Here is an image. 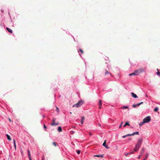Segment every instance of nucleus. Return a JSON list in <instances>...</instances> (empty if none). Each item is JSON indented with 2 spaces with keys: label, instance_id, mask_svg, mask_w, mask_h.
I'll use <instances>...</instances> for the list:
<instances>
[{
  "label": "nucleus",
  "instance_id": "19",
  "mask_svg": "<svg viewBox=\"0 0 160 160\" xmlns=\"http://www.w3.org/2000/svg\"><path fill=\"white\" fill-rule=\"evenodd\" d=\"M145 122H144V121L143 120V122H141L139 123V125L140 126H142L144 123H145Z\"/></svg>",
  "mask_w": 160,
  "mask_h": 160
},
{
  "label": "nucleus",
  "instance_id": "6",
  "mask_svg": "<svg viewBox=\"0 0 160 160\" xmlns=\"http://www.w3.org/2000/svg\"><path fill=\"white\" fill-rule=\"evenodd\" d=\"M143 103V102H141L140 103H138L136 104H133V105H132V107L134 108H136V107H138L141 104H142Z\"/></svg>",
  "mask_w": 160,
  "mask_h": 160
},
{
  "label": "nucleus",
  "instance_id": "46",
  "mask_svg": "<svg viewBox=\"0 0 160 160\" xmlns=\"http://www.w3.org/2000/svg\"><path fill=\"white\" fill-rule=\"evenodd\" d=\"M29 160H32L31 158H29Z\"/></svg>",
  "mask_w": 160,
  "mask_h": 160
},
{
  "label": "nucleus",
  "instance_id": "29",
  "mask_svg": "<svg viewBox=\"0 0 160 160\" xmlns=\"http://www.w3.org/2000/svg\"><path fill=\"white\" fill-rule=\"evenodd\" d=\"M122 124H123V122H121V124L120 125V126H119V128H120L122 127Z\"/></svg>",
  "mask_w": 160,
  "mask_h": 160
},
{
  "label": "nucleus",
  "instance_id": "22",
  "mask_svg": "<svg viewBox=\"0 0 160 160\" xmlns=\"http://www.w3.org/2000/svg\"><path fill=\"white\" fill-rule=\"evenodd\" d=\"M127 135V137H128V136H132V135H134V134H128L127 135Z\"/></svg>",
  "mask_w": 160,
  "mask_h": 160
},
{
  "label": "nucleus",
  "instance_id": "7",
  "mask_svg": "<svg viewBox=\"0 0 160 160\" xmlns=\"http://www.w3.org/2000/svg\"><path fill=\"white\" fill-rule=\"evenodd\" d=\"M106 140H105L104 141L103 143V146L104 147H105L106 148L108 149L109 148V147H108L107 145H106Z\"/></svg>",
  "mask_w": 160,
  "mask_h": 160
},
{
  "label": "nucleus",
  "instance_id": "43",
  "mask_svg": "<svg viewBox=\"0 0 160 160\" xmlns=\"http://www.w3.org/2000/svg\"><path fill=\"white\" fill-rule=\"evenodd\" d=\"M98 126H101V124H100V123H99V124H98Z\"/></svg>",
  "mask_w": 160,
  "mask_h": 160
},
{
  "label": "nucleus",
  "instance_id": "8",
  "mask_svg": "<svg viewBox=\"0 0 160 160\" xmlns=\"http://www.w3.org/2000/svg\"><path fill=\"white\" fill-rule=\"evenodd\" d=\"M102 105V102L101 100H99L98 102V105L99 106V108H101V106Z\"/></svg>",
  "mask_w": 160,
  "mask_h": 160
},
{
  "label": "nucleus",
  "instance_id": "13",
  "mask_svg": "<svg viewBox=\"0 0 160 160\" xmlns=\"http://www.w3.org/2000/svg\"><path fill=\"white\" fill-rule=\"evenodd\" d=\"M6 29L10 33H12V30L9 28H7Z\"/></svg>",
  "mask_w": 160,
  "mask_h": 160
},
{
  "label": "nucleus",
  "instance_id": "27",
  "mask_svg": "<svg viewBox=\"0 0 160 160\" xmlns=\"http://www.w3.org/2000/svg\"><path fill=\"white\" fill-rule=\"evenodd\" d=\"M56 107V111H57L58 112H59V108H58L57 107Z\"/></svg>",
  "mask_w": 160,
  "mask_h": 160
},
{
  "label": "nucleus",
  "instance_id": "24",
  "mask_svg": "<svg viewBox=\"0 0 160 160\" xmlns=\"http://www.w3.org/2000/svg\"><path fill=\"white\" fill-rule=\"evenodd\" d=\"M132 134H134V135L135 134L138 135L139 132H133Z\"/></svg>",
  "mask_w": 160,
  "mask_h": 160
},
{
  "label": "nucleus",
  "instance_id": "25",
  "mask_svg": "<svg viewBox=\"0 0 160 160\" xmlns=\"http://www.w3.org/2000/svg\"><path fill=\"white\" fill-rule=\"evenodd\" d=\"M78 154H79L80 153L81 151L80 150H76Z\"/></svg>",
  "mask_w": 160,
  "mask_h": 160
},
{
  "label": "nucleus",
  "instance_id": "32",
  "mask_svg": "<svg viewBox=\"0 0 160 160\" xmlns=\"http://www.w3.org/2000/svg\"><path fill=\"white\" fill-rule=\"evenodd\" d=\"M141 157V155H140L138 157V159H140Z\"/></svg>",
  "mask_w": 160,
  "mask_h": 160
},
{
  "label": "nucleus",
  "instance_id": "20",
  "mask_svg": "<svg viewBox=\"0 0 160 160\" xmlns=\"http://www.w3.org/2000/svg\"><path fill=\"white\" fill-rule=\"evenodd\" d=\"M158 107H156V108L154 109V111L155 112H157V111H158Z\"/></svg>",
  "mask_w": 160,
  "mask_h": 160
},
{
  "label": "nucleus",
  "instance_id": "33",
  "mask_svg": "<svg viewBox=\"0 0 160 160\" xmlns=\"http://www.w3.org/2000/svg\"><path fill=\"white\" fill-rule=\"evenodd\" d=\"M133 152H134V151H132V152H129V154H132L133 153Z\"/></svg>",
  "mask_w": 160,
  "mask_h": 160
},
{
  "label": "nucleus",
  "instance_id": "23",
  "mask_svg": "<svg viewBox=\"0 0 160 160\" xmlns=\"http://www.w3.org/2000/svg\"><path fill=\"white\" fill-rule=\"evenodd\" d=\"M79 51L82 54H83V53H84L83 51V50L82 49H79Z\"/></svg>",
  "mask_w": 160,
  "mask_h": 160
},
{
  "label": "nucleus",
  "instance_id": "12",
  "mask_svg": "<svg viewBox=\"0 0 160 160\" xmlns=\"http://www.w3.org/2000/svg\"><path fill=\"white\" fill-rule=\"evenodd\" d=\"M58 131L59 132H62V130L61 127L60 126L58 128Z\"/></svg>",
  "mask_w": 160,
  "mask_h": 160
},
{
  "label": "nucleus",
  "instance_id": "39",
  "mask_svg": "<svg viewBox=\"0 0 160 160\" xmlns=\"http://www.w3.org/2000/svg\"><path fill=\"white\" fill-rule=\"evenodd\" d=\"M14 146L15 148L16 149V143H15V144H14Z\"/></svg>",
  "mask_w": 160,
  "mask_h": 160
},
{
  "label": "nucleus",
  "instance_id": "2",
  "mask_svg": "<svg viewBox=\"0 0 160 160\" xmlns=\"http://www.w3.org/2000/svg\"><path fill=\"white\" fill-rule=\"evenodd\" d=\"M83 103V102L82 101H80L77 103L75 104L73 106V107H75L76 108H78L81 106Z\"/></svg>",
  "mask_w": 160,
  "mask_h": 160
},
{
  "label": "nucleus",
  "instance_id": "26",
  "mask_svg": "<svg viewBox=\"0 0 160 160\" xmlns=\"http://www.w3.org/2000/svg\"><path fill=\"white\" fill-rule=\"evenodd\" d=\"M52 144L55 146V147L57 146V143L56 142H53L52 143Z\"/></svg>",
  "mask_w": 160,
  "mask_h": 160
},
{
  "label": "nucleus",
  "instance_id": "1",
  "mask_svg": "<svg viewBox=\"0 0 160 160\" xmlns=\"http://www.w3.org/2000/svg\"><path fill=\"white\" fill-rule=\"evenodd\" d=\"M142 142V138H140L138 140L137 143L135 145V148L134 149L135 151L136 152L138 150L141 146Z\"/></svg>",
  "mask_w": 160,
  "mask_h": 160
},
{
  "label": "nucleus",
  "instance_id": "3",
  "mask_svg": "<svg viewBox=\"0 0 160 160\" xmlns=\"http://www.w3.org/2000/svg\"><path fill=\"white\" fill-rule=\"evenodd\" d=\"M135 73L137 74V75H138L139 74L143 72L144 71V69L143 68H141L140 69H137L135 71Z\"/></svg>",
  "mask_w": 160,
  "mask_h": 160
},
{
  "label": "nucleus",
  "instance_id": "45",
  "mask_svg": "<svg viewBox=\"0 0 160 160\" xmlns=\"http://www.w3.org/2000/svg\"><path fill=\"white\" fill-rule=\"evenodd\" d=\"M42 160H44V157H42Z\"/></svg>",
  "mask_w": 160,
  "mask_h": 160
},
{
  "label": "nucleus",
  "instance_id": "42",
  "mask_svg": "<svg viewBox=\"0 0 160 160\" xmlns=\"http://www.w3.org/2000/svg\"><path fill=\"white\" fill-rule=\"evenodd\" d=\"M89 135H92V133H91V132H90V133H89Z\"/></svg>",
  "mask_w": 160,
  "mask_h": 160
},
{
  "label": "nucleus",
  "instance_id": "38",
  "mask_svg": "<svg viewBox=\"0 0 160 160\" xmlns=\"http://www.w3.org/2000/svg\"><path fill=\"white\" fill-rule=\"evenodd\" d=\"M8 119L10 122H12V120L10 118H9Z\"/></svg>",
  "mask_w": 160,
  "mask_h": 160
},
{
  "label": "nucleus",
  "instance_id": "34",
  "mask_svg": "<svg viewBox=\"0 0 160 160\" xmlns=\"http://www.w3.org/2000/svg\"><path fill=\"white\" fill-rule=\"evenodd\" d=\"M94 156L99 157H100V155H95Z\"/></svg>",
  "mask_w": 160,
  "mask_h": 160
},
{
  "label": "nucleus",
  "instance_id": "35",
  "mask_svg": "<svg viewBox=\"0 0 160 160\" xmlns=\"http://www.w3.org/2000/svg\"><path fill=\"white\" fill-rule=\"evenodd\" d=\"M126 137H127V135H125V136H122V138H125Z\"/></svg>",
  "mask_w": 160,
  "mask_h": 160
},
{
  "label": "nucleus",
  "instance_id": "30",
  "mask_svg": "<svg viewBox=\"0 0 160 160\" xmlns=\"http://www.w3.org/2000/svg\"><path fill=\"white\" fill-rule=\"evenodd\" d=\"M128 155H129V153H127L125 154V156L127 157Z\"/></svg>",
  "mask_w": 160,
  "mask_h": 160
},
{
  "label": "nucleus",
  "instance_id": "4",
  "mask_svg": "<svg viewBox=\"0 0 160 160\" xmlns=\"http://www.w3.org/2000/svg\"><path fill=\"white\" fill-rule=\"evenodd\" d=\"M144 122L145 123L149 122L151 120V117L150 116H147L144 118L143 120Z\"/></svg>",
  "mask_w": 160,
  "mask_h": 160
},
{
  "label": "nucleus",
  "instance_id": "36",
  "mask_svg": "<svg viewBox=\"0 0 160 160\" xmlns=\"http://www.w3.org/2000/svg\"><path fill=\"white\" fill-rule=\"evenodd\" d=\"M44 128L45 129H46L47 128V127L45 126V124H44Z\"/></svg>",
  "mask_w": 160,
  "mask_h": 160
},
{
  "label": "nucleus",
  "instance_id": "16",
  "mask_svg": "<svg viewBox=\"0 0 160 160\" xmlns=\"http://www.w3.org/2000/svg\"><path fill=\"white\" fill-rule=\"evenodd\" d=\"M107 74H110V75H112L107 70H106L105 75H106Z\"/></svg>",
  "mask_w": 160,
  "mask_h": 160
},
{
  "label": "nucleus",
  "instance_id": "11",
  "mask_svg": "<svg viewBox=\"0 0 160 160\" xmlns=\"http://www.w3.org/2000/svg\"><path fill=\"white\" fill-rule=\"evenodd\" d=\"M132 75H135V76H137V74H136V73H135V71L134 72H133V73H130L129 75V76H131Z\"/></svg>",
  "mask_w": 160,
  "mask_h": 160
},
{
  "label": "nucleus",
  "instance_id": "21",
  "mask_svg": "<svg viewBox=\"0 0 160 160\" xmlns=\"http://www.w3.org/2000/svg\"><path fill=\"white\" fill-rule=\"evenodd\" d=\"M122 109H127L128 108V107L127 106H124L123 107L121 108Z\"/></svg>",
  "mask_w": 160,
  "mask_h": 160
},
{
  "label": "nucleus",
  "instance_id": "14",
  "mask_svg": "<svg viewBox=\"0 0 160 160\" xmlns=\"http://www.w3.org/2000/svg\"><path fill=\"white\" fill-rule=\"evenodd\" d=\"M6 136H7V138L8 139V140H9L10 141H11V139L10 136L8 134H7L6 135Z\"/></svg>",
  "mask_w": 160,
  "mask_h": 160
},
{
  "label": "nucleus",
  "instance_id": "47",
  "mask_svg": "<svg viewBox=\"0 0 160 160\" xmlns=\"http://www.w3.org/2000/svg\"><path fill=\"white\" fill-rule=\"evenodd\" d=\"M70 113L71 114H72V112H70Z\"/></svg>",
  "mask_w": 160,
  "mask_h": 160
},
{
  "label": "nucleus",
  "instance_id": "28",
  "mask_svg": "<svg viewBox=\"0 0 160 160\" xmlns=\"http://www.w3.org/2000/svg\"><path fill=\"white\" fill-rule=\"evenodd\" d=\"M157 74L160 77V72H157Z\"/></svg>",
  "mask_w": 160,
  "mask_h": 160
},
{
  "label": "nucleus",
  "instance_id": "40",
  "mask_svg": "<svg viewBox=\"0 0 160 160\" xmlns=\"http://www.w3.org/2000/svg\"><path fill=\"white\" fill-rule=\"evenodd\" d=\"M100 157H101V158H103V155H100Z\"/></svg>",
  "mask_w": 160,
  "mask_h": 160
},
{
  "label": "nucleus",
  "instance_id": "41",
  "mask_svg": "<svg viewBox=\"0 0 160 160\" xmlns=\"http://www.w3.org/2000/svg\"><path fill=\"white\" fill-rule=\"evenodd\" d=\"M128 140H129V141H130L131 140V138H129L128 139Z\"/></svg>",
  "mask_w": 160,
  "mask_h": 160
},
{
  "label": "nucleus",
  "instance_id": "15",
  "mask_svg": "<svg viewBox=\"0 0 160 160\" xmlns=\"http://www.w3.org/2000/svg\"><path fill=\"white\" fill-rule=\"evenodd\" d=\"M28 156L29 157V158H31L30 152L29 151L28 149Z\"/></svg>",
  "mask_w": 160,
  "mask_h": 160
},
{
  "label": "nucleus",
  "instance_id": "9",
  "mask_svg": "<svg viewBox=\"0 0 160 160\" xmlns=\"http://www.w3.org/2000/svg\"><path fill=\"white\" fill-rule=\"evenodd\" d=\"M131 94L132 95V96L133 98H138L136 94L134 93L133 92H132L131 93Z\"/></svg>",
  "mask_w": 160,
  "mask_h": 160
},
{
  "label": "nucleus",
  "instance_id": "18",
  "mask_svg": "<svg viewBox=\"0 0 160 160\" xmlns=\"http://www.w3.org/2000/svg\"><path fill=\"white\" fill-rule=\"evenodd\" d=\"M144 152V148H142L141 149V151H140V153H141V154H142Z\"/></svg>",
  "mask_w": 160,
  "mask_h": 160
},
{
  "label": "nucleus",
  "instance_id": "31",
  "mask_svg": "<svg viewBox=\"0 0 160 160\" xmlns=\"http://www.w3.org/2000/svg\"><path fill=\"white\" fill-rule=\"evenodd\" d=\"M148 154H147V155L146 157V158L143 160H146V158H147L148 157Z\"/></svg>",
  "mask_w": 160,
  "mask_h": 160
},
{
  "label": "nucleus",
  "instance_id": "10",
  "mask_svg": "<svg viewBox=\"0 0 160 160\" xmlns=\"http://www.w3.org/2000/svg\"><path fill=\"white\" fill-rule=\"evenodd\" d=\"M85 118L84 116H82L81 117V123L83 124L85 120Z\"/></svg>",
  "mask_w": 160,
  "mask_h": 160
},
{
  "label": "nucleus",
  "instance_id": "17",
  "mask_svg": "<svg viewBox=\"0 0 160 160\" xmlns=\"http://www.w3.org/2000/svg\"><path fill=\"white\" fill-rule=\"evenodd\" d=\"M127 125L130 126V124L128 122H127L125 123V124L124 125L123 127H125Z\"/></svg>",
  "mask_w": 160,
  "mask_h": 160
},
{
  "label": "nucleus",
  "instance_id": "5",
  "mask_svg": "<svg viewBox=\"0 0 160 160\" xmlns=\"http://www.w3.org/2000/svg\"><path fill=\"white\" fill-rule=\"evenodd\" d=\"M55 118H53L52 121V123H51L50 124L51 126H57L58 125L59 123L58 122L55 123Z\"/></svg>",
  "mask_w": 160,
  "mask_h": 160
},
{
  "label": "nucleus",
  "instance_id": "44",
  "mask_svg": "<svg viewBox=\"0 0 160 160\" xmlns=\"http://www.w3.org/2000/svg\"><path fill=\"white\" fill-rule=\"evenodd\" d=\"M157 70L158 71V72H159V70L158 69H157Z\"/></svg>",
  "mask_w": 160,
  "mask_h": 160
},
{
  "label": "nucleus",
  "instance_id": "37",
  "mask_svg": "<svg viewBox=\"0 0 160 160\" xmlns=\"http://www.w3.org/2000/svg\"><path fill=\"white\" fill-rule=\"evenodd\" d=\"M13 142H14V144H15V143H15V139H13Z\"/></svg>",
  "mask_w": 160,
  "mask_h": 160
}]
</instances>
